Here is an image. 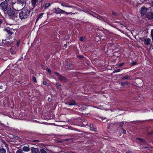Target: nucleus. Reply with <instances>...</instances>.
Masks as SVG:
<instances>
[{
    "label": "nucleus",
    "mask_w": 153,
    "mask_h": 153,
    "mask_svg": "<svg viewBox=\"0 0 153 153\" xmlns=\"http://www.w3.org/2000/svg\"><path fill=\"white\" fill-rule=\"evenodd\" d=\"M153 134V132H149L148 133L149 135H151Z\"/></svg>",
    "instance_id": "4c0bfd02"
},
{
    "label": "nucleus",
    "mask_w": 153,
    "mask_h": 153,
    "mask_svg": "<svg viewBox=\"0 0 153 153\" xmlns=\"http://www.w3.org/2000/svg\"><path fill=\"white\" fill-rule=\"evenodd\" d=\"M82 124L83 126H86L87 124L86 121L85 120H82Z\"/></svg>",
    "instance_id": "412c9836"
},
{
    "label": "nucleus",
    "mask_w": 153,
    "mask_h": 153,
    "mask_svg": "<svg viewBox=\"0 0 153 153\" xmlns=\"http://www.w3.org/2000/svg\"><path fill=\"white\" fill-rule=\"evenodd\" d=\"M13 42V41H10L9 38H7L5 40L2 41V43L7 46H9Z\"/></svg>",
    "instance_id": "0eeeda50"
},
{
    "label": "nucleus",
    "mask_w": 153,
    "mask_h": 153,
    "mask_svg": "<svg viewBox=\"0 0 153 153\" xmlns=\"http://www.w3.org/2000/svg\"><path fill=\"white\" fill-rule=\"evenodd\" d=\"M20 40H19L17 41V43L16 44V46L17 47H19V44H20Z\"/></svg>",
    "instance_id": "393cba45"
},
{
    "label": "nucleus",
    "mask_w": 153,
    "mask_h": 153,
    "mask_svg": "<svg viewBox=\"0 0 153 153\" xmlns=\"http://www.w3.org/2000/svg\"><path fill=\"white\" fill-rule=\"evenodd\" d=\"M136 64H137V62H133L131 63V65L132 66Z\"/></svg>",
    "instance_id": "f704fd0d"
},
{
    "label": "nucleus",
    "mask_w": 153,
    "mask_h": 153,
    "mask_svg": "<svg viewBox=\"0 0 153 153\" xmlns=\"http://www.w3.org/2000/svg\"><path fill=\"white\" fill-rule=\"evenodd\" d=\"M141 41L143 42L146 45H149L151 43V39L149 38H146L145 37H142L140 38Z\"/></svg>",
    "instance_id": "423d86ee"
},
{
    "label": "nucleus",
    "mask_w": 153,
    "mask_h": 153,
    "mask_svg": "<svg viewBox=\"0 0 153 153\" xmlns=\"http://www.w3.org/2000/svg\"><path fill=\"white\" fill-rule=\"evenodd\" d=\"M48 71L49 73H51V71L50 70V69L48 68Z\"/></svg>",
    "instance_id": "49530a36"
},
{
    "label": "nucleus",
    "mask_w": 153,
    "mask_h": 153,
    "mask_svg": "<svg viewBox=\"0 0 153 153\" xmlns=\"http://www.w3.org/2000/svg\"><path fill=\"white\" fill-rule=\"evenodd\" d=\"M41 153H47L43 149H41L40 150Z\"/></svg>",
    "instance_id": "a878e982"
},
{
    "label": "nucleus",
    "mask_w": 153,
    "mask_h": 153,
    "mask_svg": "<svg viewBox=\"0 0 153 153\" xmlns=\"http://www.w3.org/2000/svg\"><path fill=\"white\" fill-rule=\"evenodd\" d=\"M122 129L123 130V134H126V131L123 128H122Z\"/></svg>",
    "instance_id": "473e14b6"
},
{
    "label": "nucleus",
    "mask_w": 153,
    "mask_h": 153,
    "mask_svg": "<svg viewBox=\"0 0 153 153\" xmlns=\"http://www.w3.org/2000/svg\"><path fill=\"white\" fill-rule=\"evenodd\" d=\"M80 109H81V110H83L84 109V108L83 107V108H81Z\"/></svg>",
    "instance_id": "8fccbe9b"
},
{
    "label": "nucleus",
    "mask_w": 153,
    "mask_h": 153,
    "mask_svg": "<svg viewBox=\"0 0 153 153\" xmlns=\"http://www.w3.org/2000/svg\"><path fill=\"white\" fill-rule=\"evenodd\" d=\"M56 85L57 87L59 88H60V85L59 82H56Z\"/></svg>",
    "instance_id": "c756f323"
},
{
    "label": "nucleus",
    "mask_w": 153,
    "mask_h": 153,
    "mask_svg": "<svg viewBox=\"0 0 153 153\" xmlns=\"http://www.w3.org/2000/svg\"><path fill=\"white\" fill-rule=\"evenodd\" d=\"M112 14L114 16H117L118 15V14L114 12H112Z\"/></svg>",
    "instance_id": "2f4dec72"
},
{
    "label": "nucleus",
    "mask_w": 153,
    "mask_h": 153,
    "mask_svg": "<svg viewBox=\"0 0 153 153\" xmlns=\"http://www.w3.org/2000/svg\"><path fill=\"white\" fill-rule=\"evenodd\" d=\"M54 74H56V75H58V77H59V75H60V74H59V73H57V72H55V73H54Z\"/></svg>",
    "instance_id": "79ce46f5"
},
{
    "label": "nucleus",
    "mask_w": 153,
    "mask_h": 153,
    "mask_svg": "<svg viewBox=\"0 0 153 153\" xmlns=\"http://www.w3.org/2000/svg\"><path fill=\"white\" fill-rule=\"evenodd\" d=\"M39 0V3H40V2H42V1H43V0Z\"/></svg>",
    "instance_id": "3c124183"
},
{
    "label": "nucleus",
    "mask_w": 153,
    "mask_h": 153,
    "mask_svg": "<svg viewBox=\"0 0 153 153\" xmlns=\"http://www.w3.org/2000/svg\"><path fill=\"white\" fill-rule=\"evenodd\" d=\"M3 88V86L2 85L0 86V89H2Z\"/></svg>",
    "instance_id": "09e8293b"
},
{
    "label": "nucleus",
    "mask_w": 153,
    "mask_h": 153,
    "mask_svg": "<svg viewBox=\"0 0 153 153\" xmlns=\"http://www.w3.org/2000/svg\"><path fill=\"white\" fill-rule=\"evenodd\" d=\"M58 79L61 81L64 82H67L68 81V79L66 78L61 76V75H59V77H58Z\"/></svg>",
    "instance_id": "9d476101"
},
{
    "label": "nucleus",
    "mask_w": 153,
    "mask_h": 153,
    "mask_svg": "<svg viewBox=\"0 0 153 153\" xmlns=\"http://www.w3.org/2000/svg\"><path fill=\"white\" fill-rule=\"evenodd\" d=\"M55 13L56 14H60V13H64L65 14L67 15L69 14H75L76 13H71V12H67L63 10H62L60 9L59 7H57L55 8Z\"/></svg>",
    "instance_id": "20e7f679"
},
{
    "label": "nucleus",
    "mask_w": 153,
    "mask_h": 153,
    "mask_svg": "<svg viewBox=\"0 0 153 153\" xmlns=\"http://www.w3.org/2000/svg\"><path fill=\"white\" fill-rule=\"evenodd\" d=\"M131 76H130L128 75H126L125 76H123L121 78V79L123 80H131Z\"/></svg>",
    "instance_id": "4468645a"
},
{
    "label": "nucleus",
    "mask_w": 153,
    "mask_h": 153,
    "mask_svg": "<svg viewBox=\"0 0 153 153\" xmlns=\"http://www.w3.org/2000/svg\"><path fill=\"white\" fill-rule=\"evenodd\" d=\"M35 141H39L37 140H36L33 141V142H35Z\"/></svg>",
    "instance_id": "5fc2aeb1"
},
{
    "label": "nucleus",
    "mask_w": 153,
    "mask_h": 153,
    "mask_svg": "<svg viewBox=\"0 0 153 153\" xmlns=\"http://www.w3.org/2000/svg\"><path fill=\"white\" fill-rule=\"evenodd\" d=\"M67 68H73V65L71 62H68L67 64Z\"/></svg>",
    "instance_id": "f3484780"
},
{
    "label": "nucleus",
    "mask_w": 153,
    "mask_h": 153,
    "mask_svg": "<svg viewBox=\"0 0 153 153\" xmlns=\"http://www.w3.org/2000/svg\"><path fill=\"white\" fill-rule=\"evenodd\" d=\"M148 10L149 8L145 7L144 6H143L140 10L141 15L143 16L146 15Z\"/></svg>",
    "instance_id": "39448f33"
},
{
    "label": "nucleus",
    "mask_w": 153,
    "mask_h": 153,
    "mask_svg": "<svg viewBox=\"0 0 153 153\" xmlns=\"http://www.w3.org/2000/svg\"><path fill=\"white\" fill-rule=\"evenodd\" d=\"M43 83L45 85H46L47 84V83L46 82L44 81H43Z\"/></svg>",
    "instance_id": "58836bf2"
},
{
    "label": "nucleus",
    "mask_w": 153,
    "mask_h": 153,
    "mask_svg": "<svg viewBox=\"0 0 153 153\" xmlns=\"http://www.w3.org/2000/svg\"><path fill=\"white\" fill-rule=\"evenodd\" d=\"M2 20L1 19H0V27H1V24L2 23Z\"/></svg>",
    "instance_id": "ea45409f"
},
{
    "label": "nucleus",
    "mask_w": 153,
    "mask_h": 153,
    "mask_svg": "<svg viewBox=\"0 0 153 153\" xmlns=\"http://www.w3.org/2000/svg\"><path fill=\"white\" fill-rule=\"evenodd\" d=\"M5 1L7 2V1H9V0H5Z\"/></svg>",
    "instance_id": "864d4df0"
},
{
    "label": "nucleus",
    "mask_w": 153,
    "mask_h": 153,
    "mask_svg": "<svg viewBox=\"0 0 153 153\" xmlns=\"http://www.w3.org/2000/svg\"><path fill=\"white\" fill-rule=\"evenodd\" d=\"M82 119H81L80 117H78L77 119H76V120H77L78 122L77 124H79L80 123H81V122L82 121Z\"/></svg>",
    "instance_id": "4be33fe9"
},
{
    "label": "nucleus",
    "mask_w": 153,
    "mask_h": 153,
    "mask_svg": "<svg viewBox=\"0 0 153 153\" xmlns=\"http://www.w3.org/2000/svg\"><path fill=\"white\" fill-rule=\"evenodd\" d=\"M121 70L122 69H117L116 70H115L113 71V73H115L120 72Z\"/></svg>",
    "instance_id": "cd10ccee"
},
{
    "label": "nucleus",
    "mask_w": 153,
    "mask_h": 153,
    "mask_svg": "<svg viewBox=\"0 0 153 153\" xmlns=\"http://www.w3.org/2000/svg\"><path fill=\"white\" fill-rule=\"evenodd\" d=\"M32 79L33 80L34 82L35 83L37 81H36V78L35 76H33L32 77Z\"/></svg>",
    "instance_id": "b1692460"
},
{
    "label": "nucleus",
    "mask_w": 153,
    "mask_h": 153,
    "mask_svg": "<svg viewBox=\"0 0 153 153\" xmlns=\"http://www.w3.org/2000/svg\"><path fill=\"white\" fill-rule=\"evenodd\" d=\"M38 0H31V3L33 7V9L34 8L36 5V3Z\"/></svg>",
    "instance_id": "2eb2a0df"
},
{
    "label": "nucleus",
    "mask_w": 153,
    "mask_h": 153,
    "mask_svg": "<svg viewBox=\"0 0 153 153\" xmlns=\"http://www.w3.org/2000/svg\"><path fill=\"white\" fill-rule=\"evenodd\" d=\"M126 153H133L132 152L130 151H128L126 152Z\"/></svg>",
    "instance_id": "a19ab883"
},
{
    "label": "nucleus",
    "mask_w": 153,
    "mask_h": 153,
    "mask_svg": "<svg viewBox=\"0 0 153 153\" xmlns=\"http://www.w3.org/2000/svg\"><path fill=\"white\" fill-rule=\"evenodd\" d=\"M31 150L32 153H40V151L37 148L34 147H31Z\"/></svg>",
    "instance_id": "ddd939ff"
},
{
    "label": "nucleus",
    "mask_w": 153,
    "mask_h": 153,
    "mask_svg": "<svg viewBox=\"0 0 153 153\" xmlns=\"http://www.w3.org/2000/svg\"><path fill=\"white\" fill-rule=\"evenodd\" d=\"M123 123H121L119 125V126L120 127H122L124 125V123H123V122H122Z\"/></svg>",
    "instance_id": "c9c22d12"
},
{
    "label": "nucleus",
    "mask_w": 153,
    "mask_h": 153,
    "mask_svg": "<svg viewBox=\"0 0 153 153\" xmlns=\"http://www.w3.org/2000/svg\"><path fill=\"white\" fill-rule=\"evenodd\" d=\"M147 1V0H143V1H144V2H146V1Z\"/></svg>",
    "instance_id": "603ef678"
},
{
    "label": "nucleus",
    "mask_w": 153,
    "mask_h": 153,
    "mask_svg": "<svg viewBox=\"0 0 153 153\" xmlns=\"http://www.w3.org/2000/svg\"><path fill=\"white\" fill-rule=\"evenodd\" d=\"M146 17L149 19H153V13L151 11H149L146 14Z\"/></svg>",
    "instance_id": "6e6552de"
},
{
    "label": "nucleus",
    "mask_w": 153,
    "mask_h": 153,
    "mask_svg": "<svg viewBox=\"0 0 153 153\" xmlns=\"http://www.w3.org/2000/svg\"><path fill=\"white\" fill-rule=\"evenodd\" d=\"M84 39V38L83 37H81L79 39V40L80 41H82Z\"/></svg>",
    "instance_id": "72a5a7b5"
},
{
    "label": "nucleus",
    "mask_w": 153,
    "mask_h": 153,
    "mask_svg": "<svg viewBox=\"0 0 153 153\" xmlns=\"http://www.w3.org/2000/svg\"><path fill=\"white\" fill-rule=\"evenodd\" d=\"M151 5L153 7V0L152 1L151 3Z\"/></svg>",
    "instance_id": "37998d69"
},
{
    "label": "nucleus",
    "mask_w": 153,
    "mask_h": 153,
    "mask_svg": "<svg viewBox=\"0 0 153 153\" xmlns=\"http://www.w3.org/2000/svg\"><path fill=\"white\" fill-rule=\"evenodd\" d=\"M101 119H102V120H103V118H101Z\"/></svg>",
    "instance_id": "6e6d98bb"
},
{
    "label": "nucleus",
    "mask_w": 153,
    "mask_h": 153,
    "mask_svg": "<svg viewBox=\"0 0 153 153\" xmlns=\"http://www.w3.org/2000/svg\"><path fill=\"white\" fill-rule=\"evenodd\" d=\"M136 140H140L142 142H144V140H143L140 138H136Z\"/></svg>",
    "instance_id": "7c9ffc66"
},
{
    "label": "nucleus",
    "mask_w": 153,
    "mask_h": 153,
    "mask_svg": "<svg viewBox=\"0 0 153 153\" xmlns=\"http://www.w3.org/2000/svg\"><path fill=\"white\" fill-rule=\"evenodd\" d=\"M19 16L22 20L27 18L29 16L30 11V10L27 9H23L19 10Z\"/></svg>",
    "instance_id": "f257e3e1"
},
{
    "label": "nucleus",
    "mask_w": 153,
    "mask_h": 153,
    "mask_svg": "<svg viewBox=\"0 0 153 153\" xmlns=\"http://www.w3.org/2000/svg\"><path fill=\"white\" fill-rule=\"evenodd\" d=\"M22 150L21 149L18 150L16 152V153H22Z\"/></svg>",
    "instance_id": "bb28decb"
},
{
    "label": "nucleus",
    "mask_w": 153,
    "mask_h": 153,
    "mask_svg": "<svg viewBox=\"0 0 153 153\" xmlns=\"http://www.w3.org/2000/svg\"><path fill=\"white\" fill-rule=\"evenodd\" d=\"M79 58H83V56H82V55H80V56H78Z\"/></svg>",
    "instance_id": "a18cd8bd"
},
{
    "label": "nucleus",
    "mask_w": 153,
    "mask_h": 153,
    "mask_svg": "<svg viewBox=\"0 0 153 153\" xmlns=\"http://www.w3.org/2000/svg\"><path fill=\"white\" fill-rule=\"evenodd\" d=\"M43 14H44V13H40L39 14V16L36 19V22H37V21H38V20L39 19H41L42 18V15H43Z\"/></svg>",
    "instance_id": "aec40b11"
},
{
    "label": "nucleus",
    "mask_w": 153,
    "mask_h": 153,
    "mask_svg": "<svg viewBox=\"0 0 153 153\" xmlns=\"http://www.w3.org/2000/svg\"><path fill=\"white\" fill-rule=\"evenodd\" d=\"M129 83L127 81H125L121 83V85L122 86H124L125 85H128Z\"/></svg>",
    "instance_id": "6ab92c4d"
},
{
    "label": "nucleus",
    "mask_w": 153,
    "mask_h": 153,
    "mask_svg": "<svg viewBox=\"0 0 153 153\" xmlns=\"http://www.w3.org/2000/svg\"><path fill=\"white\" fill-rule=\"evenodd\" d=\"M148 148V147H146V146H143L142 147V149H146V148Z\"/></svg>",
    "instance_id": "c03bdc74"
},
{
    "label": "nucleus",
    "mask_w": 153,
    "mask_h": 153,
    "mask_svg": "<svg viewBox=\"0 0 153 153\" xmlns=\"http://www.w3.org/2000/svg\"><path fill=\"white\" fill-rule=\"evenodd\" d=\"M17 3L18 4L22 5L23 7H25L26 4L25 0H17Z\"/></svg>",
    "instance_id": "1a4fd4ad"
},
{
    "label": "nucleus",
    "mask_w": 153,
    "mask_h": 153,
    "mask_svg": "<svg viewBox=\"0 0 153 153\" xmlns=\"http://www.w3.org/2000/svg\"><path fill=\"white\" fill-rule=\"evenodd\" d=\"M22 150L25 152H28L30 150V149L28 147L24 146L22 148Z\"/></svg>",
    "instance_id": "a211bd4d"
},
{
    "label": "nucleus",
    "mask_w": 153,
    "mask_h": 153,
    "mask_svg": "<svg viewBox=\"0 0 153 153\" xmlns=\"http://www.w3.org/2000/svg\"><path fill=\"white\" fill-rule=\"evenodd\" d=\"M2 150H3V152L4 153H5L6 152V150L5 149H2Z\"/></svg>",
    "instance_id": "de8ad7c7"
},
{
    "label": "nucleus",
    "mask_w": 153,
    "mask_h": 153,
    "mask_svg": "<svg viewBox=\"0 0 153 153\" xmlns=\"http://www.w3.org/2000/svg\"><path fill=\"white\" fill-rule=\"evenodd\" d=\"M4 30L8 34L11 35L13 34L14 33L12 30L14 31V29H10V28H6L4 29Z\"/></svg>",
    "instance_id": "9b49d317"
},
{
    "label": "nucleus",
    "mask_w": 153,
    "mask_h": 153,
    "mask_svg": "<svg viewBox=\"0 0 153 153\" xmlns=\"http://www.w3.org/2000/svg\"><path fill=\"white\" fill-rule=\"evenodd\" d=\"M66 104L71 105H76L75 102L73 100L68 102Z\"/></svg>",
    "instance_id": "dca6fc26"
},
{
    "label": "nucleus",
    "mask_w": 153,
    "mask_h": 153,
    "mask_svg": "<svg viewBox=\"0 0 153 153\" xmlns=\"http://www.w3.org/2000/svg\"><path fill=\"white\" fill-rule=\"evenodd\" d=\"M124 64V63H121V64H119V65H118V66L119 67H121L122 66H123V65Z\"/></svg>",
    "instance_id": "e433bc0d"
},
{
    "label": "nucleus",
    "mask_w": 153,
    "mask_h": 153,
    "mask_svg": "<svg viewBox=\"0 0 153 153\" xmlns=\"http://www.w3.org/2000/svg\"><path fill=\"white\" fill-rule=\"evenodd\" d=\"M51 5V4L50 3H46L45 5V8H47L48 7L50 6Z\"/></svg>",
    "instance_id": "5701e85b"
},
{
    "label": "nucleus",
    "mask_w": 153,
    "mask_h": 153,
    "mask_svg": "<svg viewBox=\"0 0 153 153\" xmlns=\"http://www.w3.org/2000/svg\"><path fill=\"white\" fill-rule=\"evenodd\" d=\"M151 35L152 39L153 40V29H152L151 31Z\"/></svg>",
    "instance_id": "c85d7f7f"
},
{
    "label": "nucleus",
    "mask_w": 153,
    "mask_h": 153,
    "mask_svg": "<svg viewBox=\"0 0 153 153\" xmlns=\"http://www.w3.org/2000/svg\"><path fill=\"white\" fill-rule=\"evenodd\" d=\"M6 13L10 16V19L14 20H18V17L17 14L15 13L14 11L11 8H8L6 11Z\"/></svg>",
    "instance_id": "f03ea898"
},
{
    "label": "nucleus",
    "mask_w": 153,
    "mask_h": 153,
    "mask_svg": "<svg viewBox=\"0 0 153 153\" xmlns=\"http://www.w3.org/2000/svg\"><path fill=\"white\" fill-rule=\"evenodd\" d=\"M0 7L4 11V13H6V11L8 10V9L10 8L8 7V4L7 2L5 1H3L1 3Z\"/></svg>",
    "instance_id": "7ed1b4c3"
},
{
    "label": "nucleus",
    "mask_w": 153,
    "mask_h": 153,
    "mask_svg": "<svg viewBox=\"0 0 153 153\" xmlns=\"http://www.w3.org/2000/svg\"><path fill=\"white\" fill-rule=\"evenodd\" d=\"M61 5L63 7H71L72 8H73V7H74L71 6V5H69V4L68 3H67L65 2H62L61 3Z\"/></svg>",
    "instance_id": "f8f14e48"
}]
</instances>
